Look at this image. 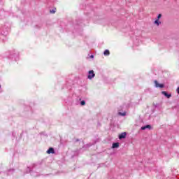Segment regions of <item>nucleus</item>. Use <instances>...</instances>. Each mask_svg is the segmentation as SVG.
<instances>
[{
  "mask_svg": "<svg viewBox=\"0 0 179 179\" xmlns=\"http://www.w3.org/2000/svg\"><path fill=\"white\" fill-rule=\"evenodd\" d=\"M3 5V0H0V6H2Z\"/></svg>",
  "mask_w": 179,
  "mask_h": 179,
  "instance_id": "18",
  "label": "nucleus"
},
{
  "mask_svg": "<svg viewBox=\"0 0 179 179\" xmlns=\"http://www.w3.org/2000/svg\"><path fill=\"white\" fill-rule=\"evenodd\" d=\"M36 164H32L27 168V173H29L32 177H38V173L35 172Z\"/></svg>",
  "mask_w": 179,
  "mask_h": 179,
  "instance_id": "2",
  "label": "nucleus"
},
{
  "mask_svg": "<svg viewBox=\"0 0 179 179\" xmlns=\"http://www.w3.org/2000/svg\"><path fill=\"white\" fill-rule=\"evenodd\" d=\"M96 76V74L94 73V71L93 70H90L88 71V76L87 78L89 79H93Z\"/></svg>",
  "mask_w": 179,
  "mask_h": 179,
  "instance_id": "4",
  "label": "nucleus"
},
{
  "mask_svg": "<svg viewBox=\"0 0 179 179\" xmlns=\"http://www.w3.org/2000/svg\"><path fill=\"white\" fill-rule=\"evenodd\" d=\"M50 13H55V10L54 9L50 10Z\"/></svg>",
  "mask_w": 179,
  "mask_h": 179,
  "instance_id": "19",
  "label": "nucleus"
},
{
  "mask_svg": "<svg viewBox=\"0 0 179 179\" xmlns=\"http://www.w3.org/2000/svg\"><path fill=\"white\" fill-rule=\"evenodd\" d=\"M92 146V143H88L87 145H85L83 148V149H87L88 148H90Z\"/></svg>",
  "mask_w": 179,
  "mask_h": 179,
  "instance_id": "13",
  "label": "nucleus"
},
{
  "mask_svg": "<svg viewBox=\"0 0 179 179\" xmlns=\"http://www.w3.org/2000/svg\"><path fill=\"white\" fill-rule=\"evenodd\" d=\"M145 129H152V126L150 124H146L145 126L141 127L142 131H145Z\"/></svg>",
  "mask_w": 179,
  "mask_h": 179,
  "instance_id": "7",
  "label": "nucleus"
},
{
  "mask_svg": "<svg viewBox=\"0 0 179 179\" xmlns=\"http://www.w3.org/2000/svg\"><path fill=\"white\" fill-rule=\"evenodd\" d=\"M127 138V132H123L119 135V139H125Z\"/></svg>",
  "mask_w": 179,
  "mask_h": 179,
  "instance_id": "8",
  "label": "nucleus"
},
{
  "mask_svg": "<svg viewBox=\"0 0 179 179\" xmlns=\"http://www.w3.org/2000/svg\"><path fill=\"white\" fill-rule=\"evenodd\" d=\"M177 93L179 94V87L177 88Z\"/></svg>",
  "mask_w": 179,
  "mask_h": 179,
  "instance_id": "21",
  "label": "nucleus"
},
{
  "mask_svg": "<svg viewBox=\"0 0 179 179\" xmlns=\"http://www.w3.org/2000/svg\"><path fill=\"white\" fill-rule=\"evenodd\" d=\"M103 55H105L106 57H108V55H110V50H106L103 52Z\"/></svg>",
  "mask_w": 179,
  "mask_h": 179,
  "instance_id": "12",
  "label": "nucleus"
},
{
  "mask_svg": "<svg viewBox=\"0 0 179 179\" xmlns=\"http://www.w3.org/2000/svg\"><path fill=\"white\" fill-rule=\"evenodd\" d=\"M118 115H121L122 117H125V115H127V112H123V113L119 112Z\"/></svg>",
  "mask_w": 179,
  "mask_h": 179,
  "instance_id": "15",
  "label": "nucleus"
},
{
  "mask_svg": "<svg viewBox=\"0 0 179 179\" xmlns=\"http://www.w3.org/2000/svg\"><path fill=\"white\" fill-rule=\"evenodd\" d=\"M160 17H162V14H159L157 19H158V20H159Z\"/></svg>",
  "mask_w": 179,
  "mask_h": 179,
  "instance_id": "20",
  "label": "nucleus"
},
{
  "mask_svg": "<svg viewBox=\"0 0 179 179\" xmlns=\"http://www.w3.org/2000/svg\"><path fill=\"white\" fill-rule=\"evenodd\" d=\"M6 58H8L9 59H15V61H17V58L19 57V53L16 52V50H13L12 51H8L6 52L5 55Z\"/></svg>",
  "mask_w": 179,
  "mask_h": 179,
  "instance_id": "1",
  "label": "nucleus"
},
{
  "mask_svg": "<svg viewBox=\"0 0 179 179\" xmlns=\"http://www.w3.org/2000/svg\"><path fill=\"white\" fill-rule=\"evenodd\" d=\"M117 148H120V143H113L112 145V148L117 149Z\"/></svg>",
  "mask_w": 179,
  "mask_h": 179,
  "instance_id": "10",
  "label": "nucleus"
},
{
  "mask_svg": "<svg viewBox=\"0 0 179 179\" xmlns=\"http://www.w3.org/2000/svg\"><path fill=\"white\" fill-rule=\"evenodd\" d=\"M85 104H86V101H80V106H85Z\"/></svg>",
  "mask_w": 179,
  "mask_h": 179,
  "instance_id": "17",
  "label": "nucleus"
},
{
  "mask_svg": "<svg viewBox=\"0 0 179 179\" xmlns=\"http://www.w3.org/2000/svg\"><path fill=\"white\" fill-rule=\"evenodd\" d=\"M162 94H163L164 96H165V97H167V99H170V97H171V94H169V93H167V92H166V91L162 92Z\"/></svg>",
  "mask_w": 179,
  "mask_h": 179,
  "instance_id": "9",
  "label": "nucleus"
},
{
  "mask_svg": "<svg viewBox=\"0 0 179 179\" xmlns=\"http://www.w3.org/2000/svg\"><path fill=\"white\" fill-rule=\"evenodd\" d=\"M0 89H1V85H0Z\"/></svg>",
  "mask_w": 179,
  "mask_h": 179,
  "instance_id": "24",
  "label": "nucleus"
},
{
  "mask_svg": "<svg viewBox=\"0 0 179 179\" xmlns=\"http://www.w3.org/2000/svg\"><path fill=\"white\" fill-rule=\"evenodd\" d=\"M155 87H160V89H163L164 87V84H159L157 80H155Z\"/></svg>",
  "mask_w": 179,
  "mask_h": 179,
  "instance_id": "5",
  "label": "nucleus"
},
{
  "mask_svg": "<svg viewBox=\"0 0 179 179\" xmlns=\"http://www.w3.org/2000/svg\"><path fill=\"white\" fill-rule=\"evenodd\" d=\"M47 153L48 155H54V153H55V150H54V148H50L47 150Z\"/></svg>",
  "mask_w": 179,
  "mask_h": 179,
  "instance_id": "6",
  "label": "nucleus"
},
{
  "mask_svg": "<svg viewBox=\"0 0 179 179\" xmlns=\"http://www.w3.org/2000/svg\"><path fill=\"white\" fill-rule=\"evenodd\" d=\"M13 173H15V169H9L7 171V176H10V174H13Z\"/></svg>",
  "mask_w": 179,
  "mask_h": 179,
  "instance_id": "11",
  "label": "nucleus"
},
{
  "mask_svg": "<svg viewBox=\"0 0 179 179\" xmlns=\"http://www.w3.org/2000/svg\"><path fill=\"white\" fill-rule=\"evenodd\" d=\"M76 142H79V139H77V140H76Z\"/></svg>",
  "mask_w": 179,
  "mask_h": 179,
  "instance_id": "23",
  "label": "nucleus"
},
{
  "mask_svg": "<svg viewBox=\"0 0 179 179\" xmlns=\"http://www.w3.org/2000/svg\"><path fill=\"white\" fill-rule=\"evenodd\" d=\"M90 58H94V55H92L90 56Z\"/></svg>",
  "mask_w": 179,
  "mask_h": 179,
  "instance_id": "22",
  "label": "nucleus"
},
{
  "mask_svg": "<svg viewBox=\"0 0 179 179\" xmlns=\"http://www.w3.org/2000/svg\"><path fill=\"white\" fill-rule=\"evenodd\" d=\"M9 33V27H0V36H8Z\"/></svg>",
  "mask_w": 179,
  "mask_h": 179,
  "instance_id": "3",
  "label": "nucleus"
},
{
  "mask_svg": "<svg viewBox=\"0 0 179 179\" xmlns=\"http://www.w3.org/2000/svg\"><path fill=\"white\" fill-rule=\"evenodd\" d=\"M160 23H162L159 19H157L155 21V24H157V26H159L160 25Z\"/></svg>",
  "mask_w": 179,
  "mask_h": 179,
  "instance_id": "16",
  "label": "nucleus"
},
{
  "mask_svg": "<svg viewBox=\"0 0 179 179\" xmlns=\"http://www.w3.org/2000/svg\"><path fill=\"white\" fill-rule=\"evenodd\" d=\"M5 15H6V12L3 11V10H0V16L1 17H2V16H5Z\"/></svg>",
  "mask_w": 179,
  "mask_h": 179,
  "instance_id": "14",
  "label": "nucleus"
}]
</instances>
